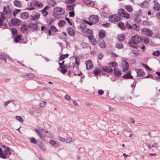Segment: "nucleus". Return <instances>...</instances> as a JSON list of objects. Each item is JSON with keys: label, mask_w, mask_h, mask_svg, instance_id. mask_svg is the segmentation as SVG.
I'll return each mask as SVG.
<instances>
[{"label": "nucleus", "mask_w": 160, "mask_h": 160, "mask_svg": "<svg viewBox=\"0 0 160 160\" xmlns=\"http://www.w3.org/2000/svg\"><path fill=\"white\" fill-rule=\"evenodd\" d=\"M34 130L37 135L42 140H44V138L42 134H43L47 137L51 138H53V135L50 132H48V131L41 128H39V129L36 128Z\"/></svg>", "instance_id": "f257e3e1"}, {"label": "nucleus", "mask_w": 160, "mask_h": 160, "mask_svg": "<svg viewBox=\"0 0 160 160\" xmlns=\"http://www.w3.org/2000/svg\"><path fill=\"white\" fill-rule=\"evenodd\" d=\"M142 39L138 35H135L132 37L131 40L128 42V44L130 47L134 48L136 47V44L140 42Z\"/></svg>", "instance_id": "f03ea898"}, {"label": "nucleus", "mask_w": 160, "mask_h": 160, "mask_svg": "<svg viewBox=\"0 0 160 160\" xmlns=\"http://www.w3.org/2000/svg\"><path fill=\"white\" fill-rule=\"evenodd\" d=\"M54 16L56 18H59L61 15H63L65 13L64 9L59 7H56L53 9Z\"/></svg>", "instance_id": "7ed1b4c3"}, {"label": "nucleus", "mask_w": 160, "mask_h": 160, "mask_svg": "<svg viewBox=\"0 0 160 160\" xmlns=\"http://www.w3.org/2000/svg\"><path fill=\"white\" fill-rule=\"evenodd\" d=\"M98 17L97 16L92 15L90 17L89 21L84 20V23L88 24L90 25H92L94 23H97L98 21Z\"/></svg>", "instance_id": "20e7f679"}, {"label": "nucleus", "mask_w": 160, "mask_h": 160, "mask_svg": "<svg viewBox=\"0 0 160 160\" xmlns=\"http://www.w3.org/2000/svg\"><path fill=\"white\" fill-rule=\"evenodd\" d=\"M118 14L125 18L128 19L130 18V15L125 10L121 8L118 11Z\"/></svg>", "instance_id": "39448f33"}, {"label": "nucleus", "mask_w": 160, "mask_h": 160, "mask_svg": "<svg viewBox=\"0 0 160 160\" xmlns=\"http://www.w3.org/2000/svg\"><path fill=\"white\" fill-rule=\"evenodd\" d=\"M86 25L84 24H82L80 26L81 30L83 33L89 34V35H92V31L86 27Z\"/></svg>", "instance_id": "423d86ee"}, {"label": "nucleus", "mask_w": 160, "mask_h": 160, "mask_svg": "<svg viewBox=\"0 0 160 160\" xmlns=\"http://www.w3.org/2000/svg\"><path fill=\"white\" fill-rule=\"evenodd\" d=\"M28 27L30 28L34 31H38L40 29V26L38 25L37 22H31L28 24Z\"/></svg>", "instance_id": "0eeeda50"}, {"label": "nucleus", "mask_w": 160, "mask_h": 160, "mask_svg": "<svg viewBox=\"0 0 160 160\" xmlns=\"http://www.w3.org/2000/svg\"><path fill=\"white\" fill-rule=\"evenodd\" d=\"M142 33L147 37H150L153 34L152 31L147 28H144L141 29Z\"/></svg>", "instance_id": "6e6552de"}, {"label": "nucleus", "mask_w": 160, "mask_h": 160, "mask_svg": "<svg viewBox=\"0 0 160 160\" xmlns=\"http://www.w3.org/2000/svg\"><path fill=\"white\" fill-rule=\"evenodd\" d=\"M120 17L118 15H111L109 18L110 21L115 22L120 21Z\"/></svg>", "instance_id": "1a4fd4ad"}, {"label": "nucleus", "mask_w": 160, "mask_h": 160, "mask_svg": "<svg viewBox=\"0 0 160 160\" xmlns=\"http://www.w3.org/2000/svg\"><path fill=\"white\" fill-rule=\"evenodd\" d=\"M40 15L38 12H33L30 16V19L33 21H35L38 19L40 18Z\"/></svg>", "instance_id": "9d476101"}, {"label": "nucleus", "mask_w": 160, "mask_h": 160, "mask_svg": "<svg viewBox=\"0 0 160 160\" xmlns=\"http://www.w3.org/2000/svg\"><path fill=\"white\" fill-rule=\"evenodd\" d=\"M122 71L126 72L128 71V64L127 62L125 60H123L121 62Z\"/></svg>", "instance_id": "9b49d317"}, {"label": "nucleus", "mask_w": 160, "mask_h": 160, "mask_svg": "<svg viewBox=\"0 0 160 160\" xmlns=\"http://www.w3.org/2000/svg\"><path fill=\"white\" fill-rule=\"evenodd\" d=\"M5 18H0V28L4 29L7 28V25L6 22H4Z\"/></svg>", "instance_id": "f8f14e48"}, {"label": "nucleus", "mask_w": 160, "mask_h": 160, "mask_svg": "<svg viewBox=\"0 0 160 160\" xmlns=\"http://www.w3.org/2000/svg\"><path fill=\"white\" fill-rule=\"evenodd\" d=\"M11 22L14 25L18 26L21 24V22L20 20L17 18H14L11 20Z\"/></svg>", "instance_id": "ddd939ff"}, {"label": "nucleus", "mask_w": 160, "mask_h": 160, "mask_svg": "<svg viewBox=\"0 0 160 160\" xmlns=\"http://www.w3.org/2000/svg\"><path fill=\"white\" fill-rule=\"evenodd\" d=\"M88 37L91 44L93 45H95L97 44V41L92 36V35H89Z\"/></svg>", "instance_id": "4468645a"}, {"label": "nucleus", "mask_w": 160, "mask_h": 160, "mask_svg": "<svg viewBox=\"0 0 160 160\" xmlns=\"http://www.w3.org/2000/svg\"><path fill=\"white\" fill-rule=\"evenodd\" d=\"M67 31L69 35L71 37L73 36L75 33V30L71 27L67 28Z\"/></svg>", "instance_id": "2eb2a0df"}, {"label": "nucleus", "mask_w": 160, "mask_h": 160, "mask_svg": "<svg viewBox=\"0 0 160 160\" xmlns=\"http://www.w3.org/2000/svg\"><path fill=\"white\" fill-rule=\"evenodd\" d=\"M86 68L87 70H90L92 69L93 66L92 65V61L90 60L87 61L86 62Z\"/></svg>", "instance_id": "dca6fc26"}, {"label": "nucleus", "mask_w": 160, "mask_h": 160, "mask_svg": "<svg viewBox=\"0 0 160 160\" xmlns=\"http://www.w3.org/2000/svg\"><path fill=\"white\" fill-rule=\"evenodd\" d=\"M10 57L7 54L5 53H2L0 54V59L4 61L5 62H7L6 58L10 59Z\"/></svg>", "instance_id": "f3484780"}, {"label": "nucleus", "mask_w": 160, "mask_h": 160, "mask_svg": "<svg viewBox=\"0 0 160 160\" xmlns=\"http://www.w3.org/2000/svg\"><path fill=\"white\" fill-rule=\"evenodd\" d=\"M123 78L126 79L133 78V76L131 74V72L129 71L128 72L126 73L123 76Z\"/></svg>", "instance_id": "a211bd4d"}, {"label": "nucleus", "mask_w": 160, "mask_h": 160, "mask_svg": "<svg viewBox=\"0 0 160 160\" xmlns=\"http://www.w3.org/2000/svg\"><path fill=\"white\" fill-rule=\"evenodd\" d=\"M7 154L6 153L4 150L2 151V149L0 148V158L6 159L7 158Z\"/></svg>", "instance_id": "6ab92c4d"}, {"label": "nucleus", "mask_w": 160, "mask_h": 160, "mask_svg": "<svg viewBox=\"0 0 160 160\" xmlns=\"http://www.w3.org/2000/svg\"><path fill=\"white\" fill-rule=\"evenodd\" d=\"M49 8V7L48 6H46L42 11V14L44 17H46L48 14V12L46 11Z\"/></svg>", "instance_id": "aec40b11"}, {"label": "nucleus", "mask_w": 160, "mask_h": 160, "mask_svg": "<svg viewBox=\"0 0 160 160\" xmlns=\"http://www.w3.org/2000/svg\"><path fill=\"white\" fill-rule=\"evenodd\" d=\"M49 143L55 148H57L59 146V144L54 140H50L49 141Z\"/></svg>", "instance_id": "412c9836"}, {"label": "nucleus", "mask_w": 160, "mask_h": 160, "mask_svg": "<svg viewBox=\"0 0 160 160\" xmlns=\"http://www.w3.org/2000/svg\"><path fill=\"white\" fill-rule=\"evenodd\" d=\"M21 31L23 33H26L27 32V26L25 24L22 25L21 27Z\"/></svg>", "instance_id": "4be33fe9"}, {"label": "nucleus", "mask_w": 160, "mask_h": 160, "mask_svg": "<svg viewBox=\"0 0 160 160\" xmlns=\"http://www.w3.org/2000/svg\"><path fill=\"white\" fill-rule=\"evenodd\" d=\"M114 75L116 76H119L121 74V71L118 69L116 67L114 68Z\"/></svg>", "instance_id": "5701e85b"}, {"label": "nucleus", "mask_w": 160, "mask_h": 160, "mask_svg": "<svg viewBox=\"0 0 160 160\" xmlns=\"http://www.w3.org/2000/svg\"><path fill=\"white\" fill-rule=\"evenodd\" d=\"M125 9L129 12H132L133 10L132 6L130 5H128L125 6Z\"/></svg>", "instance_id": "b1692460"}, {"label": "nucleus", "mask_w": 160, "mask_h": 160, "mask_svg": "<svg viewBox=\"0 0 160 160\" xmlns=\"http://www.w3.org/2000/svg\"><path fill=\"white\" fill-rule=\"evenodd\" d=\"M137 75L138 76H142L144 75V73L141 69H138L137 70Z\"/></svg>", "instance_id": "393cba45"}, {"label": "nucleus", "mask_w": 160, "mask_h": 160, "mask_svg": "<svg viewBox=\"0 0 160 160\" xmlns=\"http://www.w3.org/2000/svg\"><path fill=\"white\" fill-rule=\"evenodd\" d=\"M21 18L24 19H27L29 17L28 13L25 12L22 13L21 14Z\"/></svg>", "instance_id": "a878e982"}, {"label": "nucleus", "mask_w": 160, "mask_h": 160, "mask_svg": "<svg viewBox=\"0 0 160 160\" xmlns=\"http://www.w3.org/2000/svg\"><path fill=\"white\" fill-rule=\"evenodd\" d=\"M99 37L100 38H103L105 36V31L104 30H101L98 34Z\"/></svg>", "instance_id": "bb28decb"}, {"label": "nucleus", "mask_w": 160, "mask_h": 160, "mask_svg": "<svg viewBox=\"0 0 160 160\" xmlns=\"http://www.w3.org/2000/svg\"><path fill=\"white\" fill-rule=\"evenodd\" d=\"M131 29H133L136 31H138L139 30L140 28L139 26L136 25V24H133L132 26Z\"/></svg>", "instance_id": "cd10ccee"}, {"label": "nucleus", "mask_w": 160, "mask_h": 160, "mask_svg": "<svg viewBox=\"0 0 160 160\" xmlns=\"http://www.w3.org/2000/svg\"><path fill=\"white\" fill-rule=\"evenodd\" d=\"M66 24V22L64 20H61L58 22V25L60 27L64 26Z\"/></svg>", "instance_id": "c85d7f7f"}, {"label": "nucleus", "mask_w": 160, "mask_h": 160, "mask_svg": "<svg viewBox=\"0 0 160 160\" xmlns=\"http://www.w3.org/2000/svg\"><path fill=\"white\" fill-rule=\"evenodd\" d=\"M75 5V4L68 5L67 8L68 10L71 11V12L73 11L74 7Z\"/></svg>", "instance_id": "c756f323"}, {"label": "nucleus", "mask_w": 160, "mask_h": 160, "mask_svg": "<svg viewBox=\"0 0 160 160\" xmlns=\"http://www.w3.org/2000/svg\"><path fill=\"white\" fill-rule=\"evenodd\" d=\"M154 8L156 10H160V5L157 2H155Z\"/></svg>", "instance_id": "7c9ffc66"}, {"label": "nucleus", "mask_w": 160, "mask_h": 160, "mask_svg": "<svg viewBox=\"0 0 160 160\" xmlns=\"http://www.w3.org/2000/svg\"><path fill=\"white\" fill-rule=\"evenodd\" d=\"M140 6L142 8H146L148 6V3L146 1H144L140 4Z\"/></svg>", "instance_id": "2f4dec72"}, {"label": "nucleus", "mask_w": 160, "mask_h": 160, "mask_svg": "<svg viewBox=\"0 0 160 160\" xmlns=\"http://www.w3.org/2000/svg\"><path fill=\"white\" fill-rule=\"evenodd\" d=\"M6 153L8 155H10L11 153V152L10 150V149L9 147H7L5 150Z\"/></svg>", "instance_id": "473e14b6"}, {"label": "nucleus", "mask_w": 160, "mask_h": 160, "mask_svg": "<svg viewBox=\"0 0 160 160\" xmlns=\"http://www.w3.org/2000/svg\"><path fill=\"white\" fill-rule=\"evenodd\" d=\"M118 25L119 27L120 28L122 29H125V26L124 25L123 23L120 22L118 23Z\"/></svg>", "instance_id": "72a5a7b5"}, {"label": "nucleus", "mask_w": 160, "mask_h": 160, "mask_svg": "<svg viewBox=\"0 0 160 160\" xmlns=\"http://www.w3.org/2000/svg\"><path fill=\"white\" fill-rule=\"evenodd\" d=\"M39 147L43 151H45L46 150L45 146L42 143H40L38 145Z\"/></svg>", "instance_id": "f704fd0d"}, {"label": "nucleus", "mask_w": 160, "mask_h": 160, "mask_svg": "<svg viewBox=\"0 0 160 160\" xmlns=\"http://www.w3.org/2000/svg\"><path fill=\"white\" fill-rule=\"evenodd\" d=\"M21 10L20 9H15L13 12V15L14 16H15L17 14L19 13Z\"/></svg>", "instance_id": "c9c22d12"}, {"label": "nucleus", "mask_w": 160, "mask_h": 160, "mask_svg": "<svg viewBox=\"0 0 160 160\" xmlns=\"http://www.w3.org/2000/svg\"><path fill=\"white\" fill-rule=\"evenodd\" d=\"M48 2L50 6H55L56 3V1L54 0H49Z\"/></svg>", "instance_id": "e433bc0d"}, {"label": "nucleus", "mask_w": 160, "mask_h": 160, "mask_svg": "<svg viewBox=\"0 0 160 160\" xmlns=\"http://www.w3.org/2000/svg\"><path fill=\"white\" fill-rule=\"evenodd\" d=\"M35 5L36 6L39 7H42L43 6V4L42 2L38 1H37L35 2Z\"/></svg>", "instance_id": "4c0bfd02"}, {"label": "nucleus", "mask_w": 160, "mask_h": 160, "mask_svg": "<svg viewBox=\"0 0 160 160\" xmlns=\"http://www.w3.org/2000/svg\"><path fill=\"white\" fill-rule=\"evenodd\" d=\"M47 104V102L44 101H42L39 104V105L41 107H45Z\"/></svg>", "instance_id": "58836bf2"}, {"label": "nucleus", "mask_w": 160, "mask_h": 160, "mask_svg": "<svg viewBox=\"0 0 160 160\" xmlns=\"http://www.w3.org/2000/svg\"><path fill=\"white\" fill-rule=\"evenodd\" d=\"M99 44L100 47L102 48H104L106 46L105 42L102 40L101 41V42L99 43Z\"/></svg>", "instance_id": "ea45409f"}, {"label": "nucleus", "mask_w": 160, "mask_h": 160, "mask_svg": "<svg viewBox=\"0 0 160 160\" xmlns=\"http://www.w3.org/2000/svg\"><path fill=\"white\" fill-rule=\"evenodd\" d=\"M14 5L18 7H20L21 6V3L20 2L17 0H15L14 2Z\"/></svg>", "instance_id": "a19ab883"}, {"label": "nucleus", "mask_w": 160, "mask_h": 160, "mask_svg": "<svg viewBox=\"0 0 160 160\" xmlns=\"http://www.w3.org/2000/svg\"><path fill=\"white\" fill-rule=\"evenodd\" d=\"M101 71V70L99 69H95L93 71V73L96 76Z\"/></svg>", "instance_id": "79ce46f5"}, {"label": "nucleus", "mask_w": 160, "mask_h": 160, "mask_svg": "<svg viewBox=\"0 0 160 160\" xmlns=\"http://www.w3.org/2000/svg\"><path fill=\"white\" fill-rule=\"evenodd\" d=\"M152 55L154 56H158L160 55V52L158 50L154 51L152 53Z\"/></svg>", "instance_id": "37998d69"}, {"label": "nucleus", "mask_w": 160, "mask_h": 160, "mask_svg": "<svg viewBox=\"0 0 160 160\" xmlns=\"http://www.w3.org/2000/svg\"><path fill=\"white\" fill-rule=\"evenodd\" d=\"M125 39L124 35L123 34L120 35L118 38V39L120 41H122Z\"/></svg>", "instance_id": "c03bdc74"}, {"label": "nucleus", "mask_w": 160, "mask_h": 160, "mask_svg": "<svg viewBox=\"0 0 160 160\" xmlns=\"http://www.w3.org/2000/svg\"><path fill=\"white\" fill-rule=\"evenodd\" d=\"M50 29L52 31L54 32H56L58 31V30L54 26H51Z\"/></svg>", "instance_id": "a18cd8bd"}, {"label": "nucleus", "mask_w": 160, "mask_h": 160, "mask_svg": "<svg viewBox=\"0 0 160 160\" xmlns=\"http://www.w3.org/2000/svg\"><path fill=\"white\" fill-rule=\"evenodd\" d=\"M142 40H143L144 43L145 44L148 43L149 42V39L147 37H144Z\"/></svg>", "instance_id": "49530a36"}, {"label": "nucleus", "mask_w": 160, "mask_h": 160, "mask_svg": "<svg viewBox=\"0 0 160 160\" xmlns=\"http://www.w3.org/2000/svg\"><path fill=\"white\" fill-rule=\"evenodd\" d=\"M15 118L17 120H18L20 122H22L23 121V120L22 118L20 116H15Z\"/></svg>", "instance_id": "de8ad7c7"}, {"label": "nucleus", "mask_w": 160, "mask_h": 160, "mask_svg": "<svg viewBox=\"0 0 160 160\" xmlns=\"http://www.w3.org/2000/svg\"><path fill=\"white\" fill-rule=\"evenodd\" d=\"M116 47L118 48H122L123 47V46L121 43H119L116 44Z\"/></svg>", "instance_id": "09e8293b"}, {"label": "nucleus", "mask_w": 160, "mask_h": 160, "mask_svg": "<svg viewBox=\"0 0 160 160\" xmlns=\"http://www.w3.org/2000/svg\"><path fill=\"white\" fill-rule=\"evenodd\" d=\"M21 39V37L19 35H17L15 38V41L16 42H18Z\"/></svg>", "instance_id": "8fccbe9b"}, {"label": "nucleus", "mask_w": 160, "mask_h": 160, "mask_svg": "<svg viewBox=\"0 0 160 160\" xmlns=\"http://www.w3.org/2000/svg\"><path fill=\"white\" fill-rule=\"evenodd\" d=\"M142 65L144 66L145 67V68L146 69L148 70L149 71H151V69L147 65H145V64L142 63Z\"/></svg>", "instance_id": "3c124183"}, {"label": "nucleus", "mask_w": 160, "mask_h": 160, "mask_svg": "<svg viewBox=\"0 0 160 160\" xmlns=\"http://www.w3.org/2000/svg\"><path fill=\"white\" fill-rule=\"evenodd\" d=\"M27 76H28L29 78H33L35 76L34 74L32 73H29L27 74Z\"/></svg>", "instance_id": "603ef678"}, {"label": "nucleus", "mask_w": 160, "mask_h": 160, "mask_svg": "<svg viewBox=\"0 0 160 160\" xmlns=\"http://www.w3.org/2000/svg\"><path fill=\"white\" fill-rule=\"evenodd\" d=\"M125 28H127L128 29H131V26L128 22H127L125 25Z\"/></svg>", "instance_id": "864d4df0"}, {"label": "nucleus", "mask_w": 160, "mask_h": 160, "mask_svg": "<svg viewBox=\"0 0 160 160\" xmlns=\"http://www.w3.org/2000/svg\"><path fill=\"white\" fill-rule=\"evenodd\" d=\"M75 60L76 64L77 65V67H76V69H77L78 68V66L80 62L79 61H78V58L76 57H75Z\"/></svg>", "instance_id": "5fc2aeb1"}, {"label": "nucleus", "mask_w": 160, "mask_h": 160, "mask_svg": "<svg viewBox=\"0 0 160 160\" xmlns=\"http://www.w3.org/2000/svg\"><path fill=\"white\" fill-rule=\"evenodd\" d=\"M30 142L36 144L37 143V141L36 139L34 138H32L30 139Z\"/></svg>", "instance_id": "6e6d98bb"}, {"label": "nucleus", "mask_w": 160, "mask_h": 160, "mask_svg": "<svg viewBox=\"0 0 160 160\" xmlns=\"http://www.w3.org/2000/svg\"><path fill=\"white\" fill-rule=\"evenodd\" d=\"M66 142L67 143H69L72 142V138H67L66 140Z\"/></svg>", "instance_id": "4d7b16f0"}, {"label": "nucleus", "mask_w": 160, "mask_h": 160, "mask_svg": "<svg viewBox=\"0 0 160 160\" xmlns=\"http://www.w3.org/2000/svg\"><path fill=\"white\" fill-rule=\"evenodd\" d=\"M116 64L117 63L116 62H113L109 63V66H112V67H114L116 65Z\"/></svg>", "instance_id": "13d9d810"}, {"label": "nucleus", "mask_w": 160, "mask_h": 160, "mask_svg": "<svg viewBox=\"0 0 160 160\" xmlns=\"http://www.w3.org/2000/svg\"><path fill=\"white\" fill-rule=\"evenodd\" d=\"M88 44L85 42H82L81 44L83 48H86L88 47Z\"/></svg>", "instance_id": "bf43d9fd"}, {"label": "nucleus", "mask_w": 160, "mask_h": 160, "mask_svg": "<svg viewBox=\"0 0 160 160\" xmlns=\"http://www.w3.org/2000/svg\"><path fill=\"white\" fill-rule=\"evenodd\" d=\"M69 16L70 17H73L74 16V12L73 11L70 12L69 13Z\"/></svg>", "instance_id": "052dcab7"}, {"label": "nucleus", "mask_w": 160, "mask_h": 160, "mask_svg": "<svg viewBox=\"0 0 160 160\" xmlns=\"http://www.w3.org/2000/svg\"><path fill=\"white\" fill-rule=\"evenodd\" d=\"M103 57V55L102 53H100L98 54V58L99 59L101 60L102 57Z\"/></svg>", "instance_id": "680f3d73"}, {"label": "nucleus", "mask_w": 160, "mask_h": 160, "mask_svg": "<svg viewBox=\"0 0 160 160\" xmlns=\"http://www.w3.org/2000/svg\"><path fill=\"white\" fill-rule=\"evenodd\" d=\"M84 2L87 5H88L91 4L90 1L89 0H84Z\"/></svg>", "instance_id": "e2e57ef3"}, {"label": "nucleus", "mask_w": 160, "mask_h": 160, "mask_svg": "<svg viewBox=\"0 0 160 160\" xmlns=\"http://www.w3.org/2000/svg\"><path fill=\"white\" fill-rule=\"evenodd\" d=\"M61 72L63 74H64L66 73L67 72V70L66 69L64 68H62V69H61Z\"/></svg>", "instance_id": "0e129e2a"}, {"label": "nucleus", "mask_w": 160, "mask_h": 160, "mask_svg": "<svg viewBox=\"0 0 160 160\" xmlns=\"http://www.w3.org/2000/svg\"><path fill=\"white\" fill-rule=\"evenodd\" d=\"M58 140L61 142H64L65 141V139L64 138H62L61 137H58Z\"/></svg>", "instance_id": "69168bd1"}, {"label": "nucleus", "mask_w": 160, "mask_h": 160, "mask_svg": "<svg viewBox=\"0 0 160 160\" xmlns=\"http://www.w3.org/2000/svg\"><path fill=\"white\" fill-rule=\"evenodd\" d=\"M12 33L13 34H15L17 33V31L16 29L12 28Z\"/></svg>", "instance_id": "338daca9"}, {"label": "nucleus", "mask_w": 160, "mask_h": 160, "mask_svg": "<svg viewBox=\"0 0 160 160\" xmlns=\"http://www.w3.org/2000/svg\"><path fill=\"white\" fill-rule=\"evenodd\" d=\"M98 94L100 95H102L104 93L103 91L102 90H99L98 91Z\"/></svg>", "instance_id": "774afa93"}]
</instances>
